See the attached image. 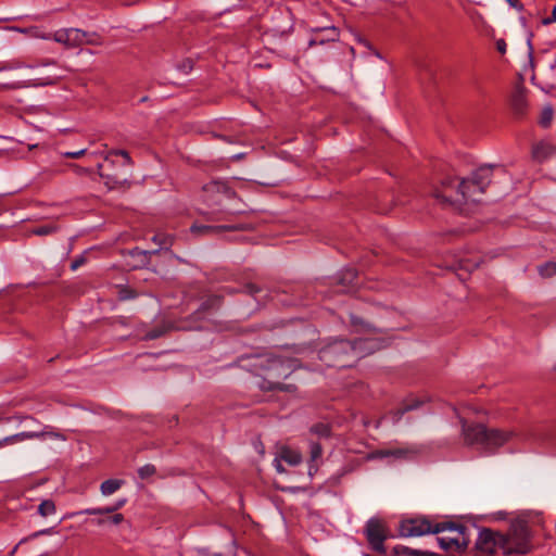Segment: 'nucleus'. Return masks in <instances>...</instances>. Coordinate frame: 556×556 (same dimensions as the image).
I'll list each match as a JSON object with an SVG mask.
<instances>
[{
	"label": "nucleus",
	"mask_w": 556,
	"mask_h": 556,
	"mask_svg": "<svg viewBox=\"0 0 556 556\" xmlns=\"http://www.w3.org/2000/svg\"><path fill=\"white\" fill-rule=\"evenodd\" d=\"M135 298H136V292L134 290H131V289L123 288L119 291V299L123 300V301L135 299Z\"/></svg>",
	"instance_id": "nucleus-40"
},
{
	"label": "nucleus",
	"mask_w": 556,
	"mask_h": 556,
	"mask_svg": "<svg viewBox=\"0 0 556 556\" xmlns=\"http://www.w3.org/2000/svg\"><path fill=\"white\" fill-rule=\"evenodd\" d=\"M83 37H86L85 30L79 28H62L53 34V40L66 48L80 47Z\"/></svg>",
	"instance_id": "nucleus-12"
},
{
	"label": "nucleus",
	"mask_w": 556,
	"mask_h": 556,
	"mask_svg": "<svg viewBox=\"0 0 556 556\" xmlns=\"http://www.w3.org/2000/svg\"><path fill=\"white\" fill-rule=\"evenodd\" d=\"M350 323L358 332H365V333H378L382 332V330L372 324L364 320L362 317L350 314Z\"/></svg>",
	"instance_id": "nucleus-18"
},
{
	"label": "nucleus",
	"mask_w": 556,
	"mask_h": 556,
	"mask_svg": "<svg viewBox=\"0 0 556 556\" xmlns=\"http://www.w3.org/2000/svg\"><path fill=\"white\" fill-rule=\"evenodd\" d=\"M377 343L369 339H336L321 348L318 352V358L327 367L348 368L353 364L372 353Z\"/></svg>",
	"instance_id": "nucleus-2"
},
{
	"label": "nucleus",
	"mask_w": 556,
	"mask_h": 556,
	"mask_svg": "<svg viewBox=\"0 0 556 556\" xmlns=\"http://www.w3.org/2000/svg\"><path fill=\"white\" fill-rule=\"evenodd\" d=\"M223 302V295H211L206 300H204L197 312H194L195 318H201L202 314L217 309Z\"/></svg>",
	"instance_id": "nucleus-19"
},
{
	"label": "nucleus",
	"mask_w": 556,
	"mask_h": 556,
	"mask_svg": "<svg viewBox=\"0 0 556 556\" xmlns=\"http://www.w3.org/2000/svg\"><path fill=\"white\" fill-rule=\"evenodd\" d=\"M500 547L504 554H526L529 551L527 530L520 528V536H505L490 529H482L476 541V549L483 556H492Z\"/></svg>",
	"instance_id": "nucleus-3"
},
{
	"label": "nucleus",
	"mask_w": 556,
	"mask_h": 556,
	"mask_svg": "<svg viewBox=\"0 0 556 556\" xmlns=\"http://www.w3.org/2000/svg\"><path fill=\"white\" fill-rule=\"evenodd\" d=\"M268 355L269 354L243 355L238 358L237 364L240 368L263 378L266 364L268 363Z\"/></svg>",
	"instance_id": "nucleus-11"
},
{
	"label": "nucleus",
	"mask_w": 556,
	"mask_h": 556,
	"mask_svg": "<svg viewBox=\"0 0 556 556\" xmlns=\"http://www.w3.org/2000/svg\"><path fill=\"white\" fill-rule=\"evenodd\" d=\"M311 432L320 438H328L330 435L331 429L329 425L319 422L312 426Z\"/></svg>",
	"instance_id": "nucleus-32"
},
{
	"label": "nucleus",
	"mask_w": 556,
	"mask_h": 556,
	"mask_svg": "<svg viewBox=\"0 0 556 556\" xmlns=\"http://www.w3.org/2000/svg\"><path fill=\"white\" fill-rule=\"evenodd\" d=\"M357 278V271L354 268H346L338 277V283L344 287L353 286Z\"/></svg>",
	"instance_id": "nucleus-25"
},
{
	"label": "nucleus",
	"mask_w": 556,
	"mask_h": 556,
	"mask_svg": "<svg viewBox=\"0 0 556 556\" xmlns=\"http://www.w3.org/2000/svg\"><path fill=\"white\" fill-rule=\"evenodd\" d=\"M551 23H556V5L554 7L553 11H552V15L548 16V17H545L543 20V24L544 25H548Z\"/></svg>",
	"instance_id": "nucleus-50"
},
{
	"label": "nucleus",
	"mask_w": 556,
	"mask_h": 556,
	"mask_svg": "<svg viewBox=\"0 0 556 556\" xmlns=\"http://www.w3.org/2000/svg\"><path fill=\"white\" fill-rule=\"evenodd\" d=\"M528 47H529V58H530V61L532 62L533 47H532L530 38L528 39Z\"/></svg>",
	"instance_id": "nucleus-56"
},
{
	"label": "nucleus",
	"mask_w": 556,
	"mask_h": 556,
	"mask_svg": "<svg viewBox=\"0 0 556 556\" xmlns=\"http://www.w3.org/2000/svg\"><path fill=\"white\" fill-rule=\"evenodd\" d=\"M553 115H554V112H553V109L552 106H545L542 112H541V116H540V125L544 128H547L551 123H552V119H553Z\"/></svg>",
	"instance_id": "nucleus-30"
},
{
	"label": "nucleus",
	"mask_w": 556,
	"mask_h": 556,
	"mask_svg": "<svg viewBox=\"0 0 556 556\" xmlns=\"http://www.w3.org/2000/svg\"><path fill=\"white\" fill-rule=\"evenodd\" d=\"M374 456L378 458L391 457V448L378 450L374 453Z\"/></svg>",
	"instance_id": "nucleus-46"
},
{
	"label": "nucleus",
	"mask_w": 556,
	"mask_h": 556,
	"mask_svg": "<svg viewBox=\"0 0 556 556\" xmlns=\"http://www.w3.org/2000/svg\"><path fill=\"white\" fill-rule=\"evenodd\" d=\"M328 31H329V36L327 37V41L336 40V38L338 36L336 28H330V29H328ZM325 41H326V39L323 38L319 40V43H324Z\"/></svg>",
	"instance_id": "nucleus-49"
},
{
	"label": "nucleus",
	"mask_w": 556,
	"mask_h": 556,
	"mask_svg": "<svg viewBox=\"0 0 556 556\" xmlns=\"http://www.w3.org/2000/svg\"><path fill=\"white\" fill-rule=\"evenodd\" d=\"M59 230H60L59 225H56L55 223H50V224L41 225V226L30 229L29 235L40 236V237L50 236V235L58 232Z\"/></svg>",
	"instance_id": "nucleus-24"
},
{
	"label": "nucleus",
	"mask_w": 556,
	"mask_h": 556,
	"mask_svg": "<svg viewBox=\"0 0 556 556\" xmlns=\"http://www.w3.org/2000/svg\"><path fill=\"white\" fill-rule=\"evenodd\" d=\"M555 153H556L555 146L549 142H546V141H541V142L534 144L532 148V157L536 162H540V163L546 161L548 157H551Z\"/></svg>",
	"instance_id": "nucleus-16"
},
{
	"label": "nucleus",
	"mask_w": 556,
	"mask_h": 556,
	"mask_svg": "<svg viewBox=\"0 0 556 556\" xmlns=\"http://www.w3.org/2000/svg\"><path fill=\"white\" fill-rule=\"evenodd\" d=\"M414 454L416 451L413 448H391V457L395 458H407Z\"/></svg>",
	"instance_id": "nucleus-34"
},
{
	"label": "nucleus",
	"mask_w": 556,
	"mask_h": 556,
	"mask_svg": "<svg viewBox=\"0 0 556 556\" xmlns=\"http://www.w3.org/2000/svg\"><path fill=\"white\" fill-rule=\"evenodd\" d=\"M251 224H225V225H206L194 223L190 227V231L197 236L213 237L222 231H245L251 230Z\"/></svg>",
	"instance_id": "nucleus-10"
},
{
	"label": "nucleus",
	"mask_w": 556,
	"mask_h": 556,
	"mask_svg": "<svg viewBox=\"0 0 556 556\" xmlns=\"http://www.w3.org/2000/svg\"><path fill=\"white\" fill-rule=\"evenodd\" d=\"M113 155H119L124 159L125 165L131 164V159L129 156V153L126 150H111L108 155L105 156V161H109L111 156Z\"/></svg>",
	"instance_id": "nucleus-36"
},
{
	"label": "nucleus",
	"mask_w": 556,
	"mask_h": 556,
	"mask_svg": "<svg viewBox=\"0 0 556 556\" xmlns=\"http://www.w3.org/2000/svg\"><path fill=\"white\" fill-rule=\"evenodd\" d=\"M146 101H148V97H147V96H144V97H142V98L140 99V102H146Z\"/></svg>",
	"instance_id": "nucleus-61"
},
{
	"label": "nucleus",
	"mask_w": 556,
	"mask_h": 556,
	"mask_svg": "<svg viewBox=\"0 0 556 556\" xmlns=\"http://www.w3.org/2000/svg\"><path fill=\"white\" fill-rule=\"evenodd\" d=\"M115 511L116 510L114 508V505H112V506H106V507L87 508V509H84V510L79 511L78 514H86V515H110V514H113Z\"/></svg>",
	"instance_id": "nucleus-29"
},
{
	"label": "nucleus",
	"mask_w": 556,
	"mask_h": 556,
	"mask_svg": "<svg viewBox=\"0 0 556 556\" xmlns=\"http://www.w3.org/2000/svg\"><path fill=\"white\" fill-rule=\"evenodd\" d=\"M168 330V327L165 325L156 326L155 328L148 331L143 339L144 340H155L162 336H164Z\"/></svg>",
	"instance_id": "nucleus-31"
},
{
	"label": "nucleus",
	"mask_w": 556,
	"mask_h": 556,
	"mask_svg": "<svg viewBox=\"0 0 556 556\" xmlns=\"http://www.w3.org/2000/svg\"><path fill=\"white\" fill-rule=\"evenodd\" d=\"M496 49L502 54L506 52V42L504 39L501 38L496 40Z\"/></svg>",
	"instance_id": "nucleus-51"
},
{
	"label": "nucleus",
	"mask_w": 556,
	"mask_h": 556,
	"mask_svg": "<svg viewBox=\"0 0 556 556\" xmlns=\"http://www.w3.org/2000/svg\"><path fill=\"white\" fill-rule=\"evenodd\" d=\"M21 544H22V543H20V542H18V544H16V545L14 546V548L10 552V556H13V555L16 553V551H17V548H18V546H20Z\"/></svg>",
	"instance_id": "nucleus-60"
},
{
	"label": "nucleus",
	"mask_w": 556,
	"mask_h": 556,
	"mask_svg": "<svg viewBox=\"0 0 556 556\" xmlns=\"http://www.w3.org/2000/svg\"><path fill=\"white\" fill-rule=\"evenodd\" d=\"M93 522H94L97 526L101 527V526H103V525H105V523L108 522V518H106V519H104V518H99V519H96Z\"/></svg>",
	"instance_id": "nucleus-58"
},
{
	"label": "nucleus",
	"mask_w": 556,
	"mask_h": 556,
	"mask_svg": "<svg viewBox=\"0 0 556 556\" xmlns=\"http://www.w3.org/2000/svg\"><path fill=\"white\" fill-rule=\"evenodd\" d=\"M152 240L157 243L161 248L167 249L172 244V239L165 235H154Z\"/></svg>",
	"instance_id": "nucleus-37"
},
{
	"label": "nucleus",
	"mask_w": 556,
	"mask_h": 556,
	"mask_svg": "<svg viewBox=\"0 0 556 556\" xmlns=\"http://www.w3.org/2000/svg\"><path fill=\"white\" fill-rule=\"evenodd\" d=\"M86 262V258L85 256H79L77 258H75L72 264H71V269L72 270H76L78 267H80L84 263Z\"/></svg>",
	"instance_id": "nucleus-45"
},
{
	"label": "nucleus",
	"mask_w": 556,
	"mask_h": 556,
	"mask_svg": "<svg viewBox=\"0 0 556 556\" xmlns=\"http://www.w3.org/2000/svg\"><path fill=\"white\" fill-rule=\"evenodd\" d=\"M323 448L319 443H312L311 445V458L312 460H316L321 456Z\"/></svg>",
	"instance_id": "nucleus-39"
},
{
	"label": "nucleus",
	"mask_w": 556,
	"mask_h": 556,
	"mask_svg": "<svg viewBox=\"0 0 556 556\" xmlns=\"http://www.w3.org/2000/svg\"><path fill=\"white\" fill-rule=\"evenodd\" d=\"M425 402L415 397L406 399L401 407L391 413L393 422H399L406 413L419 408Z\"/></svg>",
	"instance_id": "nucleus-17"
},
{
	"label": "nucleus",
	"mask_w": 556,
	"mask_h": 556,
	"mask_svg": "<svg viewBox=\"0 0 556 556\" xmlns=\"http://www.w3.org/2000/svg\"><path fill=\"white\" fill-rule=\"evenodd\" d=\"M447 523L431 522L428 518H412L401 522L400 534L405 538L439 534L448 529Z\"/></svg>",
	"instance_id": "nucleus-6"
},
{
	"label": "nucleus",
	"mask_w": 556,
	"mask_h": 556,
	"mask_svg": "<svg viewBox=\"0 0 556 556\" xmlns=\"http://www.w3.org/2000/svg\"><path fill=\"white\" fill-rule=\"evenodd\" d=\"M450 527L444 532H448L447 535L437 538V541L442 549L455 548L459 552L465 551L470 543L468 528L462 523L452 521H443Z\"/></svg>",
	"instance_id": "nucleus-7"
},
{
	"label": "nucleus",
	"mask_w": 556,
	"mask_h": 556,
	"mask_svg": "<svg viewBox=\"0 0 556 556\" xmlns=\"http://www.w3.org/2000/svg\"><path fill=\"white\" fill-rule=\"evenodd\" d=\"M295 361L291 358H282L268 355V363L266 364L263 381L260 388L264 391H295L294 384H286L280 382L281 379L288 378L295 369Z\"/></svg>",
	"instance_id": "nucleus-5"
},
{
	"label": "nucleus",
	"mask_w": 556,
	"mask_h": 556,
	"mask_svg": "<svg viewBox=\"0 0 556 556\" xmlns=\"http://www.w3.org/2000/svg\"><path fill=\"white\" fill-rule=\"evenodd\" d=\"M55 504L52 500H43L38 506V514L41 517H48L55 513Z\"/></svg>",
	"instance_id": "nucleus-27"
},
{
	"label": "nucleus",
	"mask_w": 556,
	"mask_h": 556,
	"mask_svg": "<svg viewBox=\"0 0 556 556\" xmlns=\"http://www.w3.org/2000/svg\"><path fill=\"white\" fill-rule=\"evenodd\" d=\"M56 61L52 59L42 60L36 64H27L20 60H11L7 62L0 63V68L2 71H13V70H20V68H35L38 66H49V65H55Z\"/></svg>",
	"instance_id": "nucleus-15"
},
{
	"label": "nucleus",
	"mask_w": 556,
	"mask_h": 556,
	"mask_svg": "<svg viewBox=\"0 0 556 556\" xmlns=\"http://www.w3.org/2000/svg\"><path fill=\"white\" fill-rule=\"evenodd\" d=\"M526 92L527 90L523 85V77L519 75V81L516 84L510 96V106L517 116H522L526 113L528 106Z\"/></svg>",
	"instance_id": "nucleus-13"
},
{
	"label": "nucleus",
	"mask_w": 556,
	"mask_h": 556,
	"mask_svg": "<svg viewBox=\"0 0 556 556\" xmlns=\"http://www.w3.org/2000/svg\"><path fill=\"white\" fill-rule=\"evenodd\" d=\"M61 78V76H52V77H48L46 78L45 80L38 83L37 85H53L55 84L59 79Z\"/></svg>",
	"instance_id": "nucleus-52"
},
{
	"label": "nucleus",
	"mask_w": 556,
	"mask_h": 556,
	"mask_svg": "<svg viewBox=\"0 0 556 556\" xmlns=\"http://www.w3.org/2000/svg\"><path fill=\"white\" fill-rule=\"evenodd\" d=\"M28 432L29 433H41L40 437H35L34 439H45L46 437L55 438V439H64V437L61 435L60 433L52 431L49 426H45V428L40 431H28Z\"/></svg>",
	"instance_id": "nucleus-33"
},
{
	"label": "nucleus",
	"mask_w": 556,
	"mask_h": 556,
	"mask_svg": "<svg viewBox=\"0 0 556 556\" xmlns=\"http://www.w3.org/2000/svg\"><path fill=\"white\" fill-rule=\"evenodd\" d=\"M393 556H438L433 553L420 552L406 546L397 545L393 549Z\"/></svg>",
	"instance_id": "nucleus-26"
},
{
	"label": "nucleus",
	"mask_w": 556,
	"mask_h": 556,
	"mask_svg": "<svg viewBox=\"0 0 556 556\" xmlns=\"http://www.w3.org/2000/svg\"><path fill=\"white\" fill-rule=\"evenodd\" d=\"M224 211H220L219 213H212L210 217H207V220H228V217L226 215H220Z\"/></svg>",
	"instance_id": "nucleus-48"
},
{
	"label": "nucleus",
	"mask_w": 556,
	"mask_h": 556,
	"mask_svg": "<svg viewBox=\"0 0 556 556\" xmlns=\"http://www.w3.org/2000/svg\"><path fill=\"white\" fill-rule=\"evenodd\" d=\"M127 500L126 498H122V500H118L115 504H114V508L115 510L117 511L118 509H121L125 504H126Z\"/></svg>",
	"instance_id": "nucleus-55"
},
{
	"label": "nucleus",
	"mask_w": 556,
	"mask_h": 556,
	"mask_svg": "<svg viewBox=\"0 0 556 556\" xmlns=\"http://www.w3.org/2000/svg\"><path fill=\"white\" fill-rule=\"evenodd\" d=\"M315 43H316V40H315V39H312V40L309 41V46H313V45H315Z\"/></svg>",
	"instance_id": "nucleus-62"
},
{
	"label": "nucleus",
	"mask_w": 556,
	"mask_h": 556,
	"mask_svg": "<svg viewBox=\"0 0 556 556\" xmlns=\"http://www.w3.org/2000/svg\"><path fill=\"white\" fill-rule=\"evenodd\" d=\"M281 458L280 456L276 457L273 462L274 464V467L276 468V470L279 472V473H285L286 472V469L283 468V466L281 465Z\"/></svg>",
	"instance_id": "nucleus-47"
},
{
	"label": "nucleus",
	"mask_w": 556,
	"mask_h": 556,
	"mask_svg": "<svg viewBox=\"0 0 556 556\" xmlns=\"http://www.w3.org/2000/svg\"><path fill=\"white\" fill-rule=\"evenodd\" d=\"M53 532V528H48V529H42V530H39L37 532H34L33 534H30L29 536L27 538H24L20 541V543H25L27 542L28 540H31V539H35V538H38L39 535H45V534H51Z\"/></svg>",
	"instance_id": "nucleus-38"
},
{
	"label": "nucleus",
	"mask_w": 556,
	"mask_h": 556,
	"mask_svg": "<svg viewBox=\"0 0 556 556\" xmlns=\"http://www.w3.org/2000/svg\"><path fill=\"white\" fill-rule=\"evenodd\" d=\"M85 153H86V150L83 149V150L75 151V152H64L63 156L70 157V159H78V157L83 156Z\"/></svg>",
	"instance_id": "nucleus-44"
},
{
	"label": "nucleus",
	"mask_w": 556,
	"mask_h": 556,
	"mask_svg": "<svg viewBox=\"0 0 556 556\" xmlns=\"http://www.w3.org/2000/svg\"><path fill=\"white\" fill-rule=\"evenodd\" d=\"M13 419H16V420H18V421H23L24 419H30V420H34V417L17 415V416H13Z\"/></svg>",
	"instance_id": "nucleus-57"
},
{
	"label": "nucleus",
	"mask_w": 556,
	"mask_h": 556,
	"mask_svg": "<svg viewBox=\"0 0 556 556\" xmlns=\"http://www.w3.org/2000/svg\"><path fill=\"white\" fill-rule=\"evenodd\" d=\"M154 253H157V250L146 251L135 248L128 251V256L131 258V261L128 262V265L134 269L146 267L149 264L151 254Z\"/></svg>",
	"instance_id": "nucleus-14"
},
{
	"label": "nucleus",
	"mask_w": 556,
	"mask_h": 556,
	"mask_svg": "<svg viewBox=\"0 0 556 556\" xmlns=\"http://www.w3.org/2000/svg\"><path fill=\"white\" fill-rule=\"evenodd\" d=\"M506 1L509 3V5L517 9L518 11L523 10V5L521 4V2L519 0H506Z\"/></svg>",
	"instance_id": "nucleus-54"
},
{
	"label": "nucleus",
	"mask_w": 556,
	"mask_h": 556,
	"mask_svg": "<svg viewBox=\"0 0 556 556\" xmlns=\"http://www.w3.org/2000/svg\"><path fill=\"white\" fill-rule=\"evenodd\" d=\"M280 458L291 466H296L302 462V456L299 452L289 447H282L279 453Z\"/></svg>",
	"instance_id": "nucleus-21"
},
{
	"label": "nucleus",
	"mask_w": 556,
	"mask_h": 556,
	"mask_svg": "<svg viewBox=\"0 0 556 556\" xmlns=\"http://www.w3.org/2000/svg\"><path fill=\"white\" fill-rule=\"evenodd\" d=\"M460 424L464 444L467 446L479 445L488 452H494L503 446L513 435L510 431L488 428L483 424L468 422L463 418L460 419Z\"/></svg>",
	"instance_id": "nucleus-4"
},
{
	"label": "nucleus",
	"mask_w": 556,
	"mask_h": 556,
	"mask_svg": "<svg viewBox=\"0 0 556 556\" xmlns=\"http://www.w3.org/2000/svg\"><path fill=\"white\" fill-rule=\"evenodd\" d=\"M74 170L77 175L81 176V175H86V174H90L91 173V169L89 168H86V167H81V166H78V165H75L74 166Z\"/></svg>",
	"instance_id": "nucleus-53"
},
{
	"label": "nucleus",
	"mask_w": 556,
	"mask_h": 556,
	"mask_svg": "<svg viewBox=\"0 0 556 556\" xmlns=\"http://www.w3.org/2000/svg\"><path fill=\"white\" fill-rule=\"evenodd\" d=\"M85 35L86 37H83L81 38V46L83 45H97L98 42L96 41L94 37L97 36L96 33H88V31H85Z\"/></svg>",
	"instance_id": "nucleus-41"
},
{
	"label": "nucleus",
	"mask_w": 556,
	"mask_h": 556,
	"mask_svg": "<svg viewBox=\"0 0 556 556\" xmlns=\"http://www.w3.org/2000/svg\"><path fill=\"white\" fill-rule=\"evenodd\" d=\"M539 273L542 277L549 278L556 274V263L546 262L538 267Z\"/></svg>",
	"instance_id": "nucleus-28"
},
{
	"label": "nucleus",
	"mask_w": 556,
	"mask_h": 556,
	"mask_svg": "<svg viewBox=\"0 0 556 556\" xmlns=\"http://www.w3.org/2000/svg\"><path fill=\"white\" fill-rule=\"evenodd\" d=\"M26 84L23 81H15V83H8V84H0L1 89H22L25 88Z\"/></svg>",
	"instance_id": "nucleus-42"
},
{
	"label": "nucleus",
	"mask_w": 556,
	"mask_h": 556,
	"mask_svg": "<svg viewBox=\"0 0 556 556\" xmlns=\"http://www.w3.org/2000/svg\"><path fill=\"white\" fill-rule=\"evenodd\" d=\"M188 68L191 70L192 68V65H191V62L188 61Z\"/></svg>",
	"instance_id": "nucleus-63"
},
{
	"label": "nucleus",
	"mask_w": 556,
	"mask_h": 556,
	"mask_svg": "<svg viewBox=\"0 0 556 556\" xmlns=\"http://www.w3.org/2000/svg\"><path fill=\"white\" fill-rule=\"evenodd\" d=\"M204 200L208 206H220L225 199H232L236 192L225 181L213 180L203 187Z\"/></svg>",
	"instance_id": "nucleus-9"
},
{
	"label": "nucleus",
	"mask_w": 556,
	"mask_h": 556,
	"mask_svg": "<svg viewBox=\"0 0 556 556\" xmlns=\"http://www.w3.org/2000/svg\"><path fill=\"white\" fill-rule=\"evenodd\" d=\"M364 534L374 552L386 554L384 542L388 539L389 530L382 519L377 517L368 519L364 527Z\"/></svg>",
	"instance_id": "nucleus-8"
},
{
	"label": "nucleus",
	"mask_w": 556,
	"mask_h": 556,
	"mask_svg": "<svg viewBox=\"0 0 556 556\" xmlns=\"http://www.w3.org/2000/svg\"><path fill=\"white\" fill-rule=\"evenodd\" d=\"M492 166L477 168L471 178L463 179L455 187V179L447 177L442 180L441 189L433 191V197L444 204H455L467 201L478 202L477 194H482L491 182Z\"/></svg>",
	"instance_id": "nucleus-1"
},
{
	"label": "nucleus",
	"mask_w": 556,
	"mask_h": 556,
	"mask_svg": "<svg viewBox=\"0 0 556 556\" xmlns=\"http://www.w3.org/2000/svg\"><path fill=\"white\" fill-rule=\"evenodd\" d=\"M124 521V515L121 513H115L111 517L108 518V522L112 525H119Z\"/></svg>",
	"instance_id": "nucleus-43"
},
{
	"label": "nucleus",
	"mask_w": 556,
	"mask_h": 556,
	"mask_svg": "<svg viewBox=\"0 0 556 556\" xmlns=\"http://www.w3.org/2000/svg\"><path fill=\"white\" fill-rule=\"evenodd\" d=\"M262 291V288L254 285V283H247L243 286L242 290H236L235 288L230 287H224L223 292L229 295H232L237 292H243L247 293L253 298H256V295Z\"/></svg>",
	"instance_id": "nucleus-23"
},
{
	"label": "nucleus",
	"mask_w": 556,
	"mask_h": 556,
	"mask_svg": "<svg viewBox=\"0 0 556 556\" xmlns=\"http://www.w3.org/2000/svg\"><path fill=\"white\" fill-rule=\"evenodd\" d=\"M41 433H29L26 431L15 433L12 435H8L3 439H0V448L7 444H15L18 442H23L25 440H33L35 437H40Z\"/></svg>",
	"instance_id": "nucleus-20"
},
{
	"label": "nucleus",
	"mask_w": 556,
	"mask_h": 556,
	"mask_svg": "<svg viewBox=\"0 0 556 556\" xmlns=\"http://www.w3.org/2000/svg\"><path fill=\"white\" fill-rule=\"evenodd\" d=\"M156 472V468L152 464H147L138 469V476L141 479H147Z\"/></svg>",
	"instance_id": "nucleus-35"
},
{
	"label": "nucleus",
	"mask_w": 556,
	"mask_h": 556,
	"mask_svg": "<svg viewBox=\"0 0 556 556\" xmlns=\"http://www.w3.org/2000/svg\"><path fill=\"white\" fill-rule=\"evenodd\" d=\"M13 417H0V422H10Z\"/></svg>",
	"instance_id": "nucleus-59"
},
{
	"label": "nucleus",
	"mask_w": 556,
	"mask_h": 556,
	"mask_svg": "<svg viewBox=\"0 0 556 556\" xmlns=\"http://www.w3.org/2000/svg\"><path fill=\"white\" fill-rule=\"evenodd\" d=\"M124 483H125L124 480H121V479L105 480L100 485L101 494L104 496H109V495L115 493L117 490H119Z\"/></svg>",
	"instance_id": "nucleus-22"
}]
</instances>
